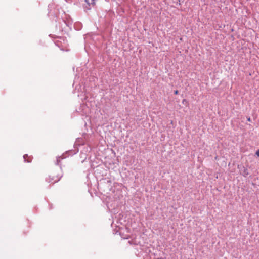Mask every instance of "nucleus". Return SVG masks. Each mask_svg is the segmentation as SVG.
I'll use <instances>...</instances> for the list:
<instances>
[{
  "label": "nucleus",
  "instance_id": "3",
  "mask_svg": "<svg viewBox=\"0 0 259 259\" xmlns=\"http://www.w3.org/2000/svg\"><path fill=\"white\" fill-rule=\"evenodd\" d=\"M23 158L24 161L27 162L28 163L31 162L32 161V158L30 157H28L27 154L24 155Z\"/></svg>",
  "mask_w": 259,
  "mask_h": 259
},
{
  "label": "nucleus",
  "instance_id": "5",
  "mask_svg": "<svg viewBox=\"0 0 259 259\" xmlns=\"http://www.w3.org/2000/svg\"><path fill=\"white\" fill-rule=\"evenodd\" d=\"M60 160L59 158L57 159V164H59V163L60 162Z\"/></svg>",
  "mask_w": 259,
  "mask_h": 259
},
{
  "label": "nucleus",
  "instance_id": "2",
  "mask_svg": "<svg viewBox=\"0 0 259 259\" xmlns=\"http://www.w3.org/2000/svg\"><path fill=\"white\" fill-rule=\"evenodd\" d=\"M240 172L241 175H242L244 177H247L249 175L247 168L244 166H242L241 167L240 169Z\"/></svg>",
  "mask_w": 259,
  "mask_h": 259
},
{
  "label": "nucleus",
  "instance_id": "6",
  "mask_svg": "<svg viewBox=\"0 0 259 259\" xmlns=\"http://www.w3.org/2000/svg\"><path fill=\"white\" fill-rule=\"evenodd\" d=\"M178 92H178V90H176V91H175V94L176 95H177V94H178Z\"/></svg>",
  "mask_w": 259,
  "mask_h": 259
},
{
  "label": "nucleus",
  "instance_id": "1",
  "mask_svg": "<svg viewBox=\"0 0 259 259\" xmlns=\"http://www.w3.org/2000/svg\"><path fill=\"white\" fill-rule=\"evenodd\" d=\"M61 177L62 176L59 175L49 176L48 178L46 179V181H47L48 183L54 184L55 183H56L58 181H59Z\"/></svg>",
  "mask_w": 259,
  "mask_h": 259
},
{
  "label": "nucleus",
  "instance_id": "7",
  "mask_svg": "<svg viewBox=\"0 0 259 259\" xmlns=\"http://www.w3.org/2000/svg\"><path fill=\"white\" fill-rule=\"evenodd\" d=\"M247 120H248V121H250V117L247 118Z\"/></svg>",
  "mask_w": 259,
  "mask_h": 259
},
{
  "label": "nucleus",
  "instance_id": "4",
  "mask_svg": "<svg viewBox=\"0 0 259 259\" xmlns=\"http://www.w3.org/2000/svg\"><path fill=\"white\" fill-rule=\"evenodd\" d=\"M256 155L258 157H259V149H258V150H257L256 151Z\"/></svg>",
  "mask_w": 259,
  "mask_h": 259
}]
</instances>
